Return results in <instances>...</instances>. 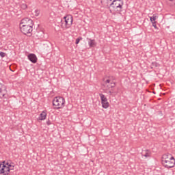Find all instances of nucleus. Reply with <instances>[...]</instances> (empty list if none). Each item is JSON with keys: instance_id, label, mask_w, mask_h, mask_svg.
Listing matches in <instances>:
<instances>
[{"instance_id": "nucleus-8", "label": "nucleus", "mask_w": 175, "mask_h": 175, "mask_svg": "<svg viewBox=\"0 0 175 175\" xmlns=\"http://www.w3.org/2000/svg\"><path fill=\"white\" fill-rule=\"evenodd\" d=\"M105 88L107 90H110V88H114L116 87V83L111 79H108L105 81Z\"/></svg>"}, {"instance_id": "nucleus-1", "label": "nucleus", "mask_w": 175, "mask_h": 175, "mask_svg": "<svg viewBox=\"0 0 175 175\" xmlns=\"http://www.w3.org/2000/svg\"><path fill=\"white\" fill-rule=\"evenodd\" d=\"M161 163L164 167L172 169V167H174L175 159L172 154H165L162 157Z\"/></svg>"}, {"instance_id": "nucleus-10", "label": "nucleus", "mask_w": 175, "mask_h": 175, "mask_svg": "<svg viewBox=\"0 0 175 175\" xmlns=\"http://www.w3.org/2000/svg\"><path fill=\"white\" fill-rule=\"evenodd\" d=\"M9 173H10V169H9V167H7V165L3 164V167L1 169V171L0 172V174L9 175Z\"/></svg>"}, {"instance_id": "nucleus-11", "label": "nucleus", "mask_w": 175, "mask_h": 175, "mask_svg": "<svg viewBox=\"0 0 175 175\" xmlns=\"http://www.w3.org/2000/svg\"><path fill=\"white\" fill-rule=\"evenodd\" d=\"M27 58L32 62V64H36V62H38V57H36V55L33 53L29 54Z\"/></svg>"}, {"instance_id": "nucleus-6", "label": "nucleus", "mask_w": 175, "mask_h": 175, "mask_svg": "<svg viewBox=\"0 0 175 175\" xmlns=\"http://www.w3.org/2000/svg\"><path fill=\"white\" fill-rule=\"evenodd\" d=\"M66 28H70L72 24H73V16L72 15H67L64 17Z\"/></svg>"}, {"instance_id": "nucleus-23", "label": "nucleus", "mask_w": 175, "mask_h": 175, "mask_svg": "<svg viewBox=\"0 0 175 175\" xmlns=\"http://www.w3.org/2000/svg\"><path fill=\"white\" fill-rule=\"evenodd\" d=\"M2 167H3V163H0V172H1Z\"/></svg>"}, {"instance_id": "nucleus-20", "label": "nucleus", "mask_w": 175, "mask_h": 175, "mask_svg": "<svg viewBox=\"0 0 175 175\" xmlns=\"http://www.w3.org/2000/svg\"><path fill=\"white\" fill-rule=\"evenodd\" d=\"M107 94H109V95H110V96H113V94H114V90H113V89H112V90L108 91Z\"/></svg>"}, {"instance_id": "nucleus-27", "label": "nucleus", "mask_w": 175, "mask_h": 175, "mask_svg": "<svg viewBox=\"0 0 175 175\" xmlns=\"http://www.w3.org/2000/svg\"><path fill=\"white\" fill-rule=\"evenodd\" d=\"M170 1H172V0H170Z\"/></svg>"}, {"instance_id": "nucleus-26", "label": "nucleus", "mask_w": 175, "mask_h": 175, "mask_svg": "<svg viewBox=\"0 0 175 175\" xmlns=\"http://www.w3.org/2000/svg\"><path fill=\"white\" fill-rule=\"evenodd\" d=\"M37 16L39 14V11H36Z\"/></svg>"}, {"instance_id": "nucleus-3", "label": "nucleus", "mask_w": 175, "mask_h": 175, "mask_svg": "<svg viewBox=\"0 0 175 175\" xmlns=\"http://www.w3.org/2000/svg\"><path fill=\"white\" fill-rule=\"evenodd\" d=\"M65 98L64 97L58 96L55 97L53 100V106H57L56 109H63L65 107Z\"/></svg>"}, {"instance_id": "nucleus-12", "label": "nucleus", "mask_w": 175, "mask_h": 175, "mask_svg": "<svg viewBox=\"0 0 175 175\" xmlns=\"http://www.w3.org/2000/svg\"><path fill=\"white\" fill-rule=\"evenodd\" d=\"M142 157H145V158H151V150H144L142 152Z\"/></svg>"}, {"instance_id": "nucleus-15", "label": "nucleus", "mask_w": 175, "mask_h": 175, "mask_svg": "<svg viewBox=\"0 0 175 175\" xmlns=\"http://www.w3.org/2000/svg\"><path fill=\"white\" fill-rule=\"evenodd\" d=\"M2 163L8 167H9L11 165H13V163L10 162V161H8L7 162L4 161L2 162Z\"/></svg>"}, {"instance_id": "nucleus-2", "label": "nucleus", "mask_w": 175, "mask_h": 175, "mask_svg": "<svg viewBox=\"0 0 175 175\" xmlns=\"http://www.w3.org/2000/svg\"><path fill=\"white\" fill-rule=\"evenodd\" d=\"M109 6L113 8L117 12H122V6H124V1L122 0H113V2L110 1Z\"/></svg>"}, {"instance_id": "nucleus-9", "label": "nucleus", "mask_w": 175, "mask_h": 175, "mask_svg": "<svg viewBox=\"0 0 175 175\" xmlns=\"http://www.w3.org/2000/svg\"><path fill=\"white\" fill-rule=\"evenodd\" d=\"M20 25H33V21L29 18H25L21 21Z\"/></svg>"}, {"instance_id": "nucleus-21", "label": "nucleus", "mask_w": 175, "mask_h": 175, "mask_svg": "<svg viewBox=\"0 0 175 175\" xmlns=\"http://www.w3.org/2000/svg\"><path fill=\"white\" fill-rule=\"evenodd\" d=\"M8 167L10 169V170H14V165H13V164H11Z\"/></svg>"}, {"instance_id": "nucleus-7", "label": "nucleus", "mask_w": 175, "mask_h": 175, "mask_svg": "<svg viewBox=\"0 0 175 175\" xmlns=\"http://www.w3.org/2000/svg\"><path fill=\"white\" fill-rule=\"evenodd\" d=\"M99 96L100 98L101 103L103 109H107L109 106H110V104L107 101V98H106V96L103 94H100Z\"/></svg>"}, {"instance_id": "nucleus-4", "label": "nucleus", "mask_w": 175, "mask_h": 175, "mask_svg": "<svg viewBox=\"0 0 175 175\" xmlns=\"http://www.w3.org/2000/svg\"><path fill=\"white\" fill-rule=\"evenodd\" d=\"M33 25H20V30L24 35H29L31 36V32L33 31Z\"/></svg>"}, {"instance_id": "nucleus-18", "label": "nucleus", "mask_w": 175, "mask_h": 175, "mask_svg": "<svg viewBox=\"0 0 175 175\" xmlns=\"http://www.w3.org/2000/svg\"><path fill=\"white\" fill-rule=\"evenodd\" d=\"M21 9H23V10H25V9H27V4H25V3L21 4Z\"/></svg>"}, {"instance_id": "nucleus-5", "label": "nucleus", "mask_w": 175, "mask_h": 175, "mask_svg": "<svg viewBox=\"0 0 175 175\" xmlns=\"http://www.w3.org/2000/svg\"><path fill=\"white\" fill-rule=\"evenodd\" d=\"M0 98H9V94H8V90L6 89V86L1 83H0Z\"/></svg>"}, {"instance_id": "nucleus-17", "label": "nucleus", "mask_w": 175, "mask_h": 175, "mask_svg": "<svg viewBox=\"0 0 175 175\" xmlns=\"http://www.w3.org/2000/svg\"><path fill=\"white\" fill-rule=\"evenodd\" d=\"M80 40H83V38L79 37L78 38H77L75 41V44H79V43H80Z\"/></svg>"}, {"instance_id": "nucleus-22", "label": "nucleus", "mask_w": 175, "mask_h": 175, "mask_svg": "<svg viewBox=\"0 0 175 175\" xmlns=\"http://www.w3.org/2000/svg\"><path fill=\"white\" fill-rule=\"evenodd\" d=\"M152 27H154V28H155V29H158V27H157V22H154L152 23Z\"/></svg>"}, {"instance_id": "nucleus-14", "label": "nucleus", "mask_w": 175, "mask_h": 175, "mask_svg": "<svg viewBox=\"0 0 175 175\" xmlns=\"http://www.w3.org/2000/svg\"><path fill=\"white\" fill-rule=\"evenodd\" d=\"M46 117H47V113L45 111H42L39 116V120L43 121Z\"/></svg>"}, {"instance_id": "nucleus-25", "label": "nucleus", "mask_w": 175, "mask_h": 175, "mask_svg": "<svg viewBox=\"0 0 175 175\" xmlns=\"http://www.w3.org/2000/svg\"><path fill=\"white\" fill-rule=\"evenodd\" d=\"M113 0H107V3H110Z\"/></svg>"}, {"instance_id": "nucleus-16", "label": "nucleus", "mask_w": 175, "mask_h": 175, "mask_svg": "<svg viewBox=\"0 0 175 175\" xmlns=\"http://www.w3.org/2000/svg\"><path fill=\"white\" fill-rule=\"evenodd\" d=\"M150 20L152 24H154V23H156L155 20H157V16H151L150 18Z\"/></svg>"}, {"instance_id": "nucleus-24", "label": "nucleus", "mask_w": 175, "mask_h": 175, "mask_svg": "<svg viewBox=\"0 0 175 175\" xmlns=\"http://www.w3.org/2000/svg\"><path fill=\"white\" fill-rule=\"evenodd\" d=\"M46 124H47V125H51V122H50V120H48V121L46 122Z\"/></svg>"}, {"instance_id": "nucleus-13", "label": "nucleus", "mask_w": 175, "mask_h": 175, "mask_svg": "<svg viewBox=\"0 0 175 175\" xmlns=\"http://www.w3.org/2000/svg\"><path fill=\"white\" fill-rule=\"evenodd\" d=\"M88 40L90 47H95V46H96V42H95V40L88 38Z\"/></svg>"}, {"instance_id": "nucleus-19", "label": "nucleus", "mask_w": 175, "mask_h": 175, "mask_svg": "<svg viewBox=\"0 0 175 175\" xmlns=\"http://www.w3.org/2000/svg\"><path fill=\"white\" fill-rule=\"evenodd\" d=\"M0 56L1 58H4L6 56V53L5 52H0Z\"/></svg>"}]
</instances>
